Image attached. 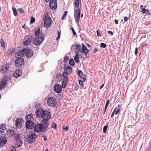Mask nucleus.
<instances>
[{
    "label": "nucleus",
    "instance_id": "9",
    "mask_svg": "<svg viewBox=\"0 0 151 151\" xmlns=\"http://www.w3.org/2000/svg\"><path fill=\"white\" fill-rule=\"evenodd\" d=\"M25 48H23L20 50L15 52V57L17 58L18 57H24L25 56Z\"/></svg>",
    "mask_w": 151,
    "mask_h": 151
},
{
    "label": "nucleus",
    "instance_id": "32",
    "mask_svg": "<svg viewBox=\"0 0 151 151\" xmlns=\"http://www.w3.org/2000/svg\"><path fill=\"white\" fill-rule=\"evenodd\" d=\"M0 44L1 45V46L2 47H5V42L4 40L2 38H1L0 41Z\"/></svg>",
    "mask_w": 151,
    "mask_h": 151
},
{
    "label": "nucleus",
    "instance_id": "62",
    "mask_svg": "<svg viewBox=\"0 0 151 151\" xmlns=\"http://www.w3.org/2000/svg\"><path fill=\"white\" fill-rule=\"evenodd\" d=\"M114 112H113L112 113V114H111V117H112L114 116Z\"/></svg>",
    "mask_w": 151,
    "mask_h": 151
},
{
    "label": "nucleus",
    "instance_id": "14",
    "mask_svg": "<svg viewBox=\"0 0 151 151\" xmlns=\"http://www.w3.org/2000/svg\"><path fill=\"white\" fill-rule=\"evenodd\" d=\"M9 66L6 65V66H3L0 70V71L2 73L4 74V75L7 73V71H8L7 70L9 68Z\"/></svg>",
    "mask_w": 151,
    "mask_h": 151
},
{
    "label": "nucleus",
    "instance_id": "23",
    "mask_svg": "<svg viewBox=\"0 0 151 151\" xmlns=\"http://www.w3.org/2000/svg\"><path fill=\"white\" fill-rule=\"evenodd\" d=\"M82 52H83L86 54L88 53V51L86 47L84 45H82Z\"/></svg>",
    "mask_w": 151,
    "mask_h": 151
},
{
    "label": "nucleus",
    "instance_id": "40",
    "mask_svg": "<svg viewBox=\"0 0 151 151\" xmlns=\"http://www.w3.org/2000/svg\"><path fill=\"white\" fill-rule=\"evenodd\" d=\"M81 47V46L77 44H76L74 46V47L75 49L77 50L80 48V47Z\"/></svg>",
    "mask_w": 151,
    "mask_h": 151
},
{
    "label": "nucleus",
    "instance_id": "50",
    "mask_svg": "<svg viewBox=\"0 0 151 151\" xmlns=\"http://www.w3.org/2000/svg\"><path fill=\"white\" fill-rule=\"evenodd\" d=\"M22 27L26 30L28 29V27L25 25V24H24V25L22 26Z\"/></svg>",
    "mask_w": 151,
    "mask_h": 151
},
{
    "label": "nucleus",
    "instance_id": "35",
    "mask_svg": "<svg viewBox=\"0 0 151 151\" xmlns=\"http://www.w3.org/2000/svg\"><path fill=\"white\" fill-rule=\"evenodd\" d=\"M69 59V58L68 56L67 55L65 56L64 58V61L65 63H66L67 62L68 60Z\"/></svg>",
    "mask_w": 151,
    "mask_h": 151
},
{
    "label": "nucleus",
    "instance_id": "59",
    "mask_svg": "<svg viewBox=\"0 0 151 151\" xmlns=\"http://www.w3.org/2000/svg\"><path fill=\"white\" fill-rule=\"evenodd\" d=\"M114 21H115V24H118V22H119L118 20L115 19Z\"/></svg>",
    "mask_w": 151,
    "mask_h": 151
},
{
    "label": "nucleus",
    "instance_id": "47",
    "mask_svg": "<svg viewBox=\"0 0 151 151\" xmlns=\"http://www.w3.org/2000/svg\"><path fill=\"white\" fill-rule=\"evenodd\" d=\"M9 151H16V149L14 147H12L10 148Z\"/></svg>",
    "mask_w": 151,
    "mask_h": 151
},
{
    "label": "nucleus",
    "instance_id": "16",
    "mask_svg": "<svg viewBox=\"0 0 151 151\" xmlns=\"http://www.w3.org/2000/svg\"><path fill=\"white\" fill-rule=\"evenodd\" d=\"M54 89L55 92L59 93L62 91V87L61 86H55Z\"/></svg>",
    "mask_w": 151,
    "mask_h": 151
},
{
    "label": "nucleus",
    "instance_id": "33",
    "mask_svg": "<svg viewBox=\"0 0 151 151\" xmlns=\"http://www.w3.org/2000/svg\"><path fill=\"white\" fill-rule=\"evenodd\" d=\"M69 64L70 65L72 66H73L74 65V61L73 59H71L69 61Z\"/></svg>",
    "mask_w": 151,
    "mask_h": 151
},
{
    "label": "nucleus",
    "instance_id": "38",
    "mask_svg": "<svg viewBox=\"0 0 151 151\" xmlns=\"http://www.w3.org/2000/svg\"><path fill=\"white\" fill-rule=\"evenodd\" d=\"M57 125L55 123L52 122V124L51 127L55 129H56V126Z\"/></svg>",
    "mask_w": 151,
    "mask_h": 151
},
{
    "label": "nucleus",
    "instance_id": "13",
    "mask_svg": "<svg viewBox=\"0 0 151 151\" xmlns=\"http://www.w3.org/2000/svg\"><path fill=\"white\" fill-rule=\"evenodd\" d=\"M8 76H4L3 77L1 78V84L0 85H6L7 84V82L8 80Z\"/></svg>",
    "mask_w": 151,
    "mask_h": 151
},
{
    "label": "nucleus",
    "instance_id": "12",
    "mask_svg": "<svg viewBox=\"0 0 151 151\" xmlns=\"http://www.w3.org/2000/svg\"><path fill=\"white\" fill-rule=\"evenodd\" d=\"M52 20L50 17H48L45 20L44 25L46 27H49L51 24Z\"/></svg>",
    "mask_w": 151,
    "mask_h": 151
},
{
    "label": "nucleus",
    "instance_id": "34",
    "mask_svg": "<svg viewBox=\"0 0 151 151\" xmlns=\"http://www.w3.org/2000/svg\"><path fill=\"white\" fill-rule=\"evenodd\" d=\"M14 138H16L15 140L17 141L18 139H19V134H14Z\"/></svg>",
    "mask_w": 151,
    "mask_h": 151
},
{
    "label": "nucleus",
    "instance_id": "10",
    "mask_svg": "<svg viewBox=\"0 0 151 151\" xmlns=\"http://www.w3.org/2000/svg\"><path fill=\"white\" fill-rule=\"evenodd\" d=\"M25 53L26 56L28 58L32 56L34 54L33 50L25 48Z\"/></svg>",
    "mask_w": 151,
    "mask_h": 151
},
{
    "label": "nucleus",
    "instance_id": "63",
    "mask_svg": "<svg viewBox=\"0 0 151 151\" xmlns=\"http://www.w3.org/2000/svg\"><path fill=\"white\" fill-rule=\"evenodd\" d=\"M143 5H141L140 6V8L141 9H143Z\"/></svg>",
    "mask_w": 151,
    "mask_h": 151
},
{
    "label": "nucleus",
    "instance_id": "22",
    "mask_svg": "<svg viewBox=\"0 0 151 151\" xmlns=\"http://www.w3.org/2000/svg\"><path fill=\"white\" fill-rule=\"evenodd\" d=\"M79 0H75L73 2V6H74V10L75 9H77L79 6Z\"/></svg>",
    "mask_w": 151,
    "mask_h": 151
},
{
    "label": "nucleus",
    "instance_id": "28",
    "mask_svg": "<svg viewBox=\"0 0 151 151\" xmlns=\"http://www.w3.org/2000/svg\"><path fill=\"white\" fill-rule=\"evenodd\" d=\"M40 32V30L39 28H37V29H36V31L35 32V35L36 36H37L39 35Z\"/></svg>",
    "mask_w": 151,
    "mask_h": 151
},
{
    "label": "nucleus",
    "instance_id": "51",
    "mask_svg": "<svg viewBox=\"0 0 151 151\" xmlns=\"http://www.w3.org/2000/svg\"><path fill=\"white\" fill-rule=\"evenodd\" d=\"M128 18L127 17H125L124 18V22H126L128 21Z\"/></svg>",
    "mask_w": 151,
    "mask_h": 151
},
{
    "label": "nucleus",
    "instance_id": "46",
    "mask_svg": "<svg viewBox=\"0 0 151 151\" xmlns=\"http://www.w3.org/2000/svg\"><path fill=\"white\" fill-rule=\"evenodd\" d=\"M146 11V9L145 8H144L142 9L141 10V12L143 14H145Z\"/></svg>",
    "mask_w": 151,
    "mask_h": 151
},
{
    "label": "nucleus",
    "instance_id": "25",
    "mask_svg": "<svg viewBox=\"0 0 151 151\" xmlns=\"http://www.w3.org/2000/svg\"><path fill=\"white\" fill-rule=\"evenodd\" d=\"M7 135L9 137L13 136L14 135V132L13 130L9 129L7 132Z\"/></svg>",
    "mask_w": 151,
    "mask_h": 151
},
{
    "label": "nucleus",
    "instance_id": "8",
    "mask_svg": "<svg viewBox=\"0 0 151 151\" xmlns=\"http://www.w3.org/2000/svg\"><path fill=\"white\" fill-rule=\"evenodd\" d=\"M47 103L48 106H53L56 105L57 100L53 97H50L47 99Z\"/></svg>",
    "mask_w": 151,
    "mask_h": 151
},
{
    "label": "nucleus",
    "instance_id": "7",
    "mask_svg": "<svg viewBox=\"0 0 151 151\" xmlns=\"http://www.w3.org/2000/svg\"><path fill=\"white\" fill-rule=\"evenodd\" d=\"M36 136L35 133L30 134L26 138V141L29 143H32L34 142Z\"/></svg>",
    "mask_w": 151,
    "mask_h": 151
},
{
    "label": "nucleus",
    "instance_id": "30",
    "mask_svg": "<svg viewBox=\"0 0 151 151\" xmlns=\"http://www.w3.org/2000/svg\"><path fill=\"white\" fill-rule=\"evenodd\" d=\"M5 125L3 124H1L0 125V132H3L4 131V129H5Z\"/></svg>",
    "mask_w": 151,
    "mask_h": 151
},
{
    "label": "nucleus",
    "instance_id": "55",
    "mask_svg": "<svg viewBox=\"0 0 151 151\" xmlns=\"http://www.w3.org/2000/svg\"><path fill=\"white\" fill-rule=\"evenodd\" d=\"M96 33L97 34V35L98 37H99L101 36V35L99 33V32L98 31H97Z\"/></svg>",
    "mask_w": 151,
    "mask_h": 151
},
{
    "label": "nucleus",
    "instance_id": "42",
    "mask_svg": "<svg viewBox=\"0 0 151 151\" xmlns=\"http://www.w3.org/2000/svg\"><path fill=\"white\" fill-rule=\"evenodd\" d=\"M107 128V126H104V128H103V133H105L106 132V131Z\"/></svg>",
    "mask_w": 151,
    "mask_h": 151
},
{
    "label": "nucleus",
    "instance_id": "44",
    "mask_svg": "<svg viewBox=\"0 0 151 151\" xmlns=\"http://www.w3.org/2000/svg\"><path fill=\"white\" fill-rule=\"evenodd\" d=\"M71 30L72 31L73 35H76V32H75V31L73 28V27H71Z\"/></svg>",
    "mask_w": 151,
    "mask_h": 151
},
{
    "label": "nucleus",
    "instance_id": "5",
    "mask_svg": "<svg viewBox=\"0 0 151 151\" xmlns=\"http://www.w3.org/2000/svg\"><path fill=\"white\" fill-rule=\"evenodd\" d=\"M24 63V58L21 57H17L14 61L15 65L17 68L20 67Z\"/></svg>",
    "mask_w": 151,
    "mask_h": 151
},
{
    "label": "nucleus",
    "instance_id": "6",
    "mask_svg": "<svg viewBox=\"0 0 151 151\" xmlns=\"http://www.w3.org/2000/svg\"><path fill=\"white\" fill-rule=\"evenodd\" d=\"M80 8L77 9L74 12V17L76 23L78 24L79 23L80 18L81 15V11Z\"/></svg>",
    "mask_w": 151,
    "mask_h": 151
},
{
    "label": "nucleus",
    "instance_id": "39",
    "mask_svg": "<svg viewBox=\"0 0 151 151\" xmlns=\"http://www.w3.org/2000/svg\"><path fill=\"white\" fill-rule=\"evenodd\" d=\"M35 18L33 17H32L31 18L30 23H32L33 22H35Z\"/></svg>",
    "mask_w": 151,
    "mask_h": 151
},
{
    "label": "nucleus",
    "instance_id": "57",
    "mask_svg": "<svg viewBox=\"0 0 151 151\" xmlns=\"http://www.w3.org/2000/svg\"><path fill=\"white\" fill-rule=\"evenodd\" d=\"M120 111V109H118L116 111V112H115V114H118V113L119 112V111Z\"/></svg>",
    "mask_w": 151,
    "mask_h": 151
},
{
    "label": "nucleus",
    "instance_id": "43",
    "mask_svg": "<svg viewBox=\"0 0 151 151\" xmlns=\"http://www.w3.org/2000/svg\"><path fill=\"white\" fill-rule=\"evenodd\" d=\"M19 10L20 13H24V11L22 8H19Z\"/></svg>",
    "mask_w": 151,
    "mask_h": 151
},
{
    "label": "nucleus",
    "instance_id": "61",
    "mask_svg": "<svg viewBox=\"0 0 151 151\" xmlns=\"http://www.w3.org/2000/svg\"><path fill=\"white\" fill-rule=\"evenodd\" d=\"M60 36L58 35V37L56 38V40H58L60 39Z\"/></svg>",
    "mask_w": 151,
    "mask_h": 151
},
{
    "label": "nucleus",
    "instance_id": "15",
    "mask_svg": "<svg viewBox=\"0 0 151 151\" xmlns=\"http://www.w3.org/2000/svg\"><path fill=\"white\" fill-rule=\"evenodd\" d=\"M34 125L33 122L26 121V127L27 129H30L32 128Z\"/></svg>",
    "mask_w": 151,
    "mask_h": 151
},
{
    "label": "nucleus",
    "instance_id": "56",
    "mask_svg": "<svg viewBox=\"0 0 151 151\" xmlns=\"http://www.w3.org/2000/svg\"><path fill=\"white\" fill-rule=\"evenodd\" d=\"M78 82H79V85H82L83 82L81 80H79Z\"/></svg>",
    "mask_w": 151,
    "mask_h": 151
},
{
    "label": "nucleus",
    "instance_id": "64",
    "mask_svg": "<svg viewBox=\"0 0 151 151\" xmlns=\"http://www.w3.org/2000/svg\"><path fill=\"white\" fill-rule=\"evenodd\" d=\"M106 109L105 108H104V112H103V114H104L106 112Z\"/></svg>",
    "mask_w": 151,
    "mask_h": 151
},
{
    "label": "nucleus",
    "instance_id": "2",
    "mask_svg": "<svg viewBox=\"0 0 151 151\" xmlns=\"http://www.w3.org/2000/svg\"><path fill=\"white\" fill-rule=\"evenodd\" d=\"M64 71L62 74L60 76L59 75L57 77V78H60L62 79L63 83L61 85H66L68 80V78H67L68 74L71 72L72 68L70 66H68L66 68H65Z\"/></svg>",
    "mask_w": 151,
    "mask_h": 151
},
{
    "label": "nucleus",
    "instance_id": "29",
    "mask_svg": "<svg viewBox=\"0 0 151 151\" xmlns=\"http://www.w3.org/2000/svg\"><path fill=\"white\" fill-rule=\"evenodd\" d=\"M12 10L13 12L14 15L15 16H17V13L18 12V10H17L16 8L14 7H12Z\"/></svg>",
    "mask_w": 151,
    "mask_h": 151
},
{
    "label": "nucleus",
    "instance_id": "41",
    "mask_svg": "<svg viewBox=\"0 0 151 151\" xmlns=\"http://www.w3.org/2000/svg\"><path fill=\"white\" fill-rule=\"evenodd\" d=\"M109 99H108L107 100V101H106V103L105 107V108L106 109V108L108 105V104H109Z\"/></svg>",
    "mask_w": 151,
    "mask_h": 151
},
{
    "label": "nucleus",
    "instance_id": "24",
    "mask_svg": "<svg viewBox=\"0 0 151 151\" xmlns=\"http://www.w3.org/2000/svg\"><path fill=\"white\" fill-rule=\"evenodd\" d=\"M77 74L78 76L81 78H83V77H85V75L81 70H78L77 72Z\"/></svg>",
    "mask_w": 151,
    "mask_h": 151
},
{
    "label": "nucleus",
    "instance_id": "1",
    "mask_svg": "<svg viewBox=\"0 0 151 151\" xmlns=\"http://www.w3.org/2000/svg\"><path fill=\"white\" fill-rule=\"evenodd\" d=\"M36 114L39 118H42L43 120L41 121L46 122L47 123L48 120L51 118V114L48 111H45L42 109H38L36 111Z\"/></svg>",
    "mask_w": 151,
    "mask_h": 151
},
{
    "label": "nucleus",
    "instance_id": "27",
    "mask_svg": "<svg viewBox=\"0 0 151 151\" xmlns=\"http://www.w3.org/2000/svg\"><path fill=\"white\" fill-rule=\"evenodd\" d=\"M15 125L17 127H19L21 126L20 121H19V119H17L15 121Z\"/></svg>",
    "mask_w": 151,
    "mask_h": 151
},
{
    "label": "nucleus",
    "instance_id": "20",
    "mask_svg": "<svg viewBox=\"0 0 151 151\" xmlns=\"http://www.w3.org/2000/svg\"><path fill=\"white\" fill-rule=\"evenodd\" d=\"M33 119V115L32 114H28L26 117V121L32 122Z\"/></svg>",
    "mask_w": 151,
    "mask_h": 151
},
{
    "label": "nucleus",
    "instance_id": "4",
    "mask_svg": "<svg viewBox=\"0 0 151 151\" xmlns=\"http://www.w3.org/2000/svg\"><path fill=\"white\" fill-rule=\"evenodd\" d=\"M45 38L44 35L41 33L37 37L35 38L33 43L36 45H39L44 40Z\"/></svg>",
    "mask_w": 151,
    "mask_h": 151
},
{
    "label": "nucleus",
    "instance_id": "26",
    "mask_svg": "<svg viewBox=\"0 0 151 151\" xmlns=\"http://www.w3.org/2000/svg\"><path fill=\"white\" fill-rule=\"evenodd\" d=\"M79 54L78 53H76V55L75 56L74 59L75 62L78 63L79 62Z\"/></svg>",
    "mask_w": 151,
    "mask_h": 151
},
{
    "label": "nucleus",
    "instance_id": "11",
    "mask_svg": "<svg viewBox=\"0 0 151 151\" xmlns=\"http://www.w3.org/2000/svg\"><path fill=\"white\" fill-rule=\"evenodd\" d=\"M57 1L56 0H51L49 3V7L52 10L55 9L57 7Z\"/></svg>",
    "mask_w": 151,
    "mask_h": 151
},
{
    "label": "nucleus",
    "instance_id": "52",
    "mask_svg": "<svg viewBox=\"0 0 151 151\" xmlns=\"http://www.w3.org/2000/svg\"><path fill=\"white\" fill-rule=\"evenodd\" d=\"M107 32L109 34H111V35H113V34L112 32L111 31H108Z\"/></svg>",
    "mask_w": 151,
    "mask_h": 151
},
{
    "label": "nucleus",
    "instance_id": "45",
    "mask_svg": "<svg viewBox=\"0 0 151 151\" xmlns=\"http://www.w3.org/2000/svg\"><path fill=\"white\" fill-rule=\"evenodd\" d=\"M63 129L65 130L66 131H67L68 130V126H66V127H65V126H63Z\"/></svg>",
    "mask_w": 151,
    "mask_h": 151
},
{
    "label": "nucleus",
    "instance_id": "17",
    "mask_svg": "<svg viewBox=\"0 0 151 151\" xmlns=\"http://www.w3.org/2000/svg\"><path fill=\"white\" fill-rule=\"evenodd\" d=\"M21 70H17L14 72L13 73V75L15 78H17L21 75Z\"/></svg>",
    "mask_w": 151,
    "mask_h": 151
},
{
    "label": "nucleus",
    "instance_id": "54",
    "mask_svg": "<svg viewBox=\"0 0 151 151\" xmlns=\"http://www.w3.org/2000/svg\"><path fill=\"white\" fill-rule=\"evenodd\" d=\"M6 86H0V89L2 90L3 88H4Z\"/></svg>",
    "mask_w": 151,
    "mask_h": 151
},
{
    "label": "nucleus",
    "instance_id": "21",
    "mask_svg": "<svg viewBox=\"0 0 151 151\" xmlns=\"http://www.w3.org/2000/svg\"><path fill=\"white\" fill-rule=\"evenodd\" d=\"M15 49H10L9 50L7 53L6 55L9 56V55H12L15 52Z\"/></svg>",
    "mask_w": 151,
    "mask_h": 151
},
{
    "label": "nucleus",
    "instance_id": "49",
    "mask_svg": "<svg viewBox=\"0 0 151 151\" xmlns=\"http://www.w3.org/2000/svg\"><path fill=\"white\" fill-rule=\"evenodd\" d=\"M137 51H138V48L137 47H136L135 48V52H134L135 54L136 55H137Z\"/></svg>",
    "mask_w": 151,
    "mask_h": 151
},
{
    "label": "nucleus",
    "instance_id": "60",
    "mask_svg": "<svg viewBox=\"0 0 151 151\" xmlns=\"http://www.w3.org/2000/svg\"><path fill=\"white\" fill-rule=\"evenodd\" d=\"M61 31H58V36H60V35H61Z\"/></svg>",
    "mask_w": 151,
    "mask_h": 151
},
{
    "label": "nucleus",
    "instance_id": "36",
    "mask_svg": "<svg viewBox=\"0 0 151 151\" xmlns=\"http://www.w3.org/2000/svg\"><path fill=\"white\" fill-rule=\"evenodd\" d=\"M68 13V12L67 11H65L64 12L63 15L61 19L62 20L64 19V17L67 15Z\"/></svg>",
    "mask_w": 151,
    "mask_h": 151
},
{
    "label": "nucleus",
    "instance_id": "37",
    "mask_svg": "<svg viewBox=\"0 0 151 151\" xmlns=\"http://www.w3.org/2000/svg\"><path fill=\"white\" fill-rule=\"evenodd\" d=\"M100 46L101 47L103 48H105L106 47V44L104 43H101Z\"/></svg>",
    "mask_w": 151,
    "mask_h": 151
},
{
    "label": "nucleus",
    "instance_id": "3",
    "mask_svg": "<svg viewBox=\"0 0 151 151\" xmlns=\"http://www.w3.org/2000/svg\"><path fill=\"white\" fill-rule=\"evenodd\" d=\"M48 123L46 122L41 121L40 123L36 124L34 127L35 132H44L48 127Z\"/></svg>",
    "mask_w": 151,
    "mask_h": 151
},
{
    "label": "nucleus",
    "instance_id": "19",
    "mask_svg": "<svg viewBox=\"0 0 151 151\" xmlns=\"http://www.w3.org/2000/svg\"><path fill=\"white\" fill-rule=\"evenodd\" d=\"M33 38L32 36H30L28 37L27 39L25 41L24 43V44L25 45H27L29 44L32 40Z\"/></svg>",
    "mask_w": 151,
    "mask_h": 151
},
{
    "label": "nucleus",
    "instance_id": "18",
    "mask_svg": "<svg viewBox=\"0 0 151 151\" xmlns=\"http://www.w3.org/2000/svg\"><path fill=\"white\" fill-rule=\"evenodd\" d=\"M7 140L5 137L1 136L0 137V144L4 145L6 144Z\"/></svg>",
    "mask_w": 151,
    "mask_h": 151
},
{
    "label": "nucleus",
    "instance_id": "58",
    "mask_svg": "<svg viewBox=\"0 0 151 151\" xmlns=\"http://www.w3.org/2000/svg\"><path fill=\"white\" fill-rule=\"evenodd\" d=\"M98 50L96 48H95L93 50V52L94 53H96V52Z\"/></svg>",
    "mask_w": 151,
    "mask_h": 151
},
{
    "label": "nucleus",
    "instance_id": "48",
    "mask_svg": "<svg viewBox=\"0 0 151 151\" xmlns=\"http://www.w3.org/2000/svg\"><path fill=\"white\" fill-rule=\"evenodd\" d=\"M76 50V51H75L76 53H77H77H78V52H80L81 53H82V52L81 51L80 48H78V49Z\"/></svg>",
    "mask_w": 151,
    "mask_h": 151
},
{
    "label": "nucleus",
    "instance_id": "31",
    "mask_svg": "<svg viewBox=\"0 0 151 151\" xmlns=\"http://www.w3.org/2000/svg\"><path fill=\"white\" fill-rule=\"evenodd\" d=\"M16 141H17L18 147H20L22 144L23 142L21 140L18 139Z\"/></svg>",
    "mask_w": 151,
    "mask_h": 151
},
{
    "label": "nucleus",
    "instance_id": "53",
    "mask_svg": "<svg viewBox=\"0 0 151 151\" xmlns=\"http://www.w3.org/2000/svg\"><path fill=\"white\" fill-rule=\"evenodd\" d=\"M146 12L149 15H150V13L148 9H146Z\"/></svg>",
    "mask_w": 151,
    "mask_h": 151
}]
</instances>
